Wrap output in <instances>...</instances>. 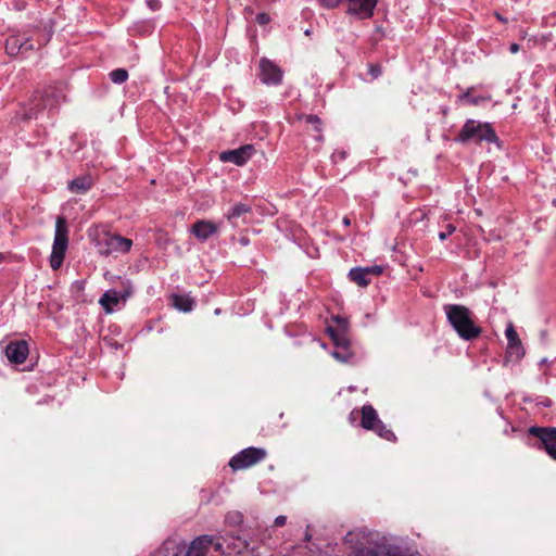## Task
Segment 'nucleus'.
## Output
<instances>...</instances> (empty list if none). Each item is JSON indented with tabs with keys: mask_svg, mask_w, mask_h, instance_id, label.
<instances>
[{
	"mask_svg": "<svg viewBox=\"0 0 556 556\" xmlns=\"http://www.w3.org/2000/svg\"><path fill=\"white\" fill-rule=\"evenodd\" d=\"M224 553L218 539L210 535L195 538L188 548L175 542H166L152 556H219Z\"/></svg>",
	"mask_w": 556,
	"mask_h": 556,
	"instance_id": "obj_1",
	"label": "nucleus"
},
{
	"mask_svg": "<svg viewBox=\"0 0 556 556\" xmlns=\"http://www.w3.org/2000/svg\"><path fill=\"white\" fill-rule=\"evenodd\" d=\"M448 323L457 334L464 340H472L480 336L481 329L476 326L470 311L458 304H447L444 306Z\"/></svg>",
	"mask_w": 556,
	"mask_h": 556,
	"instance_id": "obj_2",
	"label": "nucleus"
},
{
	"mask_svg": "<svg viewBox=\"0 0 556 556\" xmlns=\"http://www.w3.org/2000/svg\"><path fill=\"white\" fill-rule=\"evenodd\" d=\"M457 140L462 143L495 142L497 136L489 123L468 119L459 131Z\"/></svg>",
	"mask_w": 556,
	"mask_h": 556,
	"instance_id": "obj_3",
	"label": "nucleus"
},
{
	"mask_svg": "<svg viewBox=\"0 0 556 556\" xmlns=\"http://www.w3.org/2000/svg\"><path fill=\"white\" fill-rule=\"evenodd\" d=\"M64 99L63 90L59 86H48L33 96L26 118L36 117L45 109L55 108Z\"/></svg>",
	"mask_w": 556,
	"mask_h": 556,
	"instance_id": "obj_4",
	"label": "nucleus"
},
{
	"mask_svg": "<svg viewBox=\"0 0 556 556\" xmlns=\"http://www.w3.org/2000/svg\"><path fill=\"white\" fill-rule=\"evenodd\" d=\"M377 534L371 533L365 529H356L350 531L345 535V543L356 552L361 553L363 556H374L376 553L380 551H386L390 553V551L386 546L371 547L374 543V539Z\"/></svg>",
	"mask_w": 556,
	"mask_h": 556,
	"instance_id": "obj_5",
	"label": "nucleus"
},
{
	"mask_svg": "<svg viewBox=\"0 0 556 556\" xmlns=\"http://www.w3.org/2000/svg\"><path fill=\"white\" fill-rule=\"evenodd\" d=\"M96 247L101 255L108 256L115 252L127 253L132 247V241L119 235L102 231L97 232Z\"/></svg>",
	"mask_w": 556,
	"mask_h": 556,
	"instance_id": "obj_6",
	"label": "nucleus"
},
{
	"mask_svg": "<svg viewBox=\"0 0 556 556\" xmlns=\"http://www.w3.org/2000/svg\"><path fill=\"white\" fill-rule=\"evenodd\" d=\"M67 242L66 222L64 217L59 216L56 218L54 241L50 256V266L52 269L55 270L61 267L67 249Z\"/></svg>",
	"mask_w": 556,
	"mask_h": 556,
	"instance_id": "obj_7",
	"label": "nucleus"
},
{
	"mask_svg": "<svg viewBox=\"0 0 556 556\" xmlns=\"http://www.w3.org/2000/svg\"><path fill=\"white\" fill-rule=\"evenodd\" d=\"M361 413V425L364 429L371 430L388 441L395 440V434L390 429H388L386 425H383V422L379 419L376 409L371 405H364Z\"/></svg>",
	"mask_w": 556,
	"mask_h": 556,
	"instance_id": "obj_8",
	"label": "nucleus"
},
{
	"mask_svg": "<svg viewBox=\"0 0 556 556\" xmlns=\"http://www.w3.org/2000/svg\"><path fill=\"white\" fill-rule=\"evenodd\" d=\"M266 457V451L258 447H248L236 454L229 460L232 470H243L254 466Z\"/></svg>",
	"mask_w": 556,
	"mask_h": 556,
	"instance_id": "obj_9",
	"label": "nucleus"
},
{
	"mask_svg": "<svg viewBox=\"0 0 556 556\" xmlns=\"http://www.w3.org/2000/svg\"><path fill=\"white\" fill-rule=\"evenodd\" d=\"M530 433L541 440L547 454L556 460V428L533 427Z\"/></svg>",
	"mask_w": 556,
	"mask_h": 556,
	"instance_id": "obj_10",
	"label": "nucleus"
},
{
	"mask_svg": "<svg viewBox=\"0 0 556 556\" xmlns=\"http://www.w3.org/2000/svg\"><path fill=\"white\" fill-rule=\"evenodd\" d=\"M260 77L264 84L279 85L282 80V71L267 59L260 61Z\"/></svg>",
	"mask_w": 556,
	"mask_h": 556,
	"instance_id": "obj_11",
	"label": "nucleus"
},
{
	"mask_svg": "<svg viewBox=\"0 0 556 556\" xmlns=\"http://www.w3.org/2000/svg\"><path fill=\"white\" fill-rule=\"evenodd\" d=\"M255 149L252 144H247L235 150L225 151L220 154L223 162H231L238 166H242L252 157Z\"/></svg>",
	"mask_w": 556,
	"mask_h": 556,
	"instance_id": "obj_12",
	"label": "nucleus"
},
{
	"mask_svg": "<svg viewBox=\"0 0 556 556\" xmlns=\"http://www.w3.org/2000/svg\"><path fill=\"white\" fill-rule=\"evenodd\" d=\"M5 355L10 363L12 364H22L26 359L28 355V345L26 341H15L10 342L5 346Z\"/></svg>",
	"mask_w": 556,
	"mask_h": 556,
	"instance_id": "obj_13",
	"label": "nucleus"
},
{
	"mask_svg": "<svg viewBox=\"0 0 556 556\" xmlns=\"http://www.w3.org/2000/svg\"><path fill=\"white\" fill-rule=\"evenodd\" d=\"M130 294V290H126L123 294H119L116 290H108L100 298L99 304L106 314H111L114 307L117 306L121 301L125 302Z\"/></svg>",
	"mask_w": 556,
	"mask_h": 556,
	"instance_id": "obj_14",
	"label": "nucleus"
},
{
	"mask_svg": "<svg viewBox=\"0 0 556 556\" xmlns=\"http://www.w3.org/2000/svg\"><path fill=\"white\" fill-rule=\"evenodd\" d=\"M191 233L200 241H205L218 231V225L206 219L195 222L190 229Z\"/></svg>",
	"mask_w": 556,
	"mask_h": 556,
	"instance_id": "obj_15",
	"label": "nucleus"
},
{
	"mask_svg": "<svg viewBox=\"0 0 556 556\" xmlns=\"http://www.w3.org/2000/svg\"><path fill=\"white\" fill-rule=\"evenodd\" d=\"M377 0H349L348 12L366 18L372 15Z\"/></svg>",
	"mask_w": 556,
	"mask_h": 556,
	"instance_id": "obj_16",
	"label": "nucleus"
},
{
	"mask_svg": "<svg viewBox=\"0 0 556 556\" xmlns=\"http://www.w3.org/2000/svg\"><path fill=\"white\" fill-rule=\"evenodd\" d=\"M505 334L508 341V354L520 359L525 355V349L513 325L507 327Z\"/></svg>",
	"mask_w": 556,
	"mask_h": 556,
	"instance_id": "obj_17",
	"label": "nucleus"
},
{
	"mask_svg": "<svg viewBox=\"0 0 556 556\" xmlns=\"http://www.w3.org/2000/svg\"><path fill=\"white\" fill-rule=\"evenodd\" d=\"M28 38H20V36H11L5 41V52L10 56H16L21 51L33 50L31 45H27Z\"/></svg>",
	"mask_w": 556,
	"mask_h": 556,
	"instance_id": "obj_18",
	"label": "nucleus"
},
{
	"mask_svg": "<svg viewBox=\"0 0 556 556\" xmlns=\"http://www.w3.org/2000/svg\"><path fill=\"white\" fill-rule=\"evenodd\" d=\"M94 180L91 175L86 174L68 182V189L73 193L84 194L93 186Z\"/></svg>",
	"mask_w": 556,
	"mask_h": 556,
	"instance_id": "obj_19",
	"label": "nucleus"
},
{
	"mask_svg": "<svg viewBox=\"0 0 556 556\" xmlns=\"http://www.w3.org/2000/svg\"><path fill=\"white\" fill-rule=\"evenodd\" d=\"M251 212V207L247 204L239 203L236 204L227 214L226 218L232 224V226L237 227L239 225V220L245 222V216Z\"/></svg>",
	"mask_w": 556,
	"mask_h": 556,
	"instance_id": "obj_20",
	"label": "nucleus"
},
{
	"mask_svg": "<svg viewBox=\"0 0 556 556\" xmlns=\"http://www.w3.org/2000/svg\"><path fill=\"white\" fill-rule=\"evenodd\" d=\"M327 332L337 346L348 349V346L350 344V340L348 338V332L336 330L331 326L327 327Z\"/></svg>",
	"mask_w": 556,
	"mask_h": 556,
	"instance_id": "obj_21",
	"label": "nucleus"
},
{
	"mask_svg": "<svg viewBox=\"0 0 556 556\" xmlns=\"http://www.w3.org/2000/svg\"><path fill=\"white\" fill-rule=\"evenodd\" d=\"M349 277L352 281H354L359 287H366L370 283L369 276L365 274L363 267H356L350 270Z\"/></svg>",
	"mask_w": 556,
	"mask_h": 556,
	"instance_id": "obj_22",
	"label": "nucleus"
},
{
	"mask_svg": "<svg viewBox=\"0 0 556 556\" xmlns=\"http://www.w3.org/2000/svg\"><path fill=\"white\" fill-rule=\"evenodd\" d=\"M172 299L174 306L181 312H190L193 308L194 302L189 296L174 295Z\"/></svg>",
	"mask_w": 556,
	"mask_h": 556,
	"instance_id": "obj_23",
	"label": "nucleus"
},
{
	"mask_svg": "<svg viewBox=\"0 0 556 556\" xmlns=\"http://www.w3.org/2000/svg\"><path fill=\"white\" fill-rule=\"evenodd\" d=\"M110 78L115 84H123L128 78V73L124 68H117L110 73Z\"/></svg>",
	"mask_w": 556,
	"mask_h": 556,
	"instance_id": "obj_24",
	"label": "nucleus"
},
{
	"mask_svg": "<svg viewBox=\"0 0 556 556\" xmlns=\"http://www.w3.org/2000/svg\"><path fill=\"white\" fill-rule=\"evenodd\" d=\"M302 118L304 119V122L307 124V125H311L312 128L317 131V132H320L321 131V122L320 119L318 118V116L316 115H304L302 116Z\"/></svg>",
	"mask_w": 556,
	"mask_h": 556,
	"instance_id": "obj_25",
	"label": "nucleus"
},
{
	"mask_svg": "<svg viewBox=\"0 0 556 556\" xmlns=\"http://www.w3.org/2000/svg\"><path fill=\"white\" fill-rule=\"evenodd\" d=\"M486 100V98L483 97H472L469 91L465 92L459 97L460 102L469 103L471 105L479 104L480 101Z\"/></svg>",
	"mask_w": 556,
	"mask_h": 556,
	"instance_id": "obj_26",
	"label": "nucleus"
},
{
	"mask_svg": "<svg viewBox=\"0 0 556 556\" xmlns=\"http://www.w3.org/2000/svg\"><path fill=\"white\" fill-rule=\"evenodd\" d=\"M333 321L337 324L336 330L348 332L349 323L345 318L340 316H334Z\"/></svg>",
	"mask_w": 556,
	"mask_h": 556,
	"instance_id": "obj_27",
	"label": "nucleus"
},
{
	"mask_svg": "<svg viewBox=\"0 0 556 556\" xmlns=\"http://www.w3.org/2000/svg\"><path fill=\"white\" fill-rule=\"evenodd\" d=\"M368 71H369V74L371 75L372 79L378 78L382 73V68L379 64H369Z\"/></svg>",
	"mask_w": 556,
	"mask_h": 556,
	"instance_id": "obj_28",
	"label": "nucleus"
},
{
	"mask_svg": "<svg viewBox=\"0 0 556 556\" xmlns=\"http://www.w3.org/2000/svg\"><path fill=\"white\" fill-rule=\"evenodd\" d=\"M363 268L365 270V274H367L368 276H379L382 273V267L378 266V265L363 267Z\"/></svg>",
	"mask_w": 556,
	"mask_h": 556,
	"instance_id": "obj_29",
	"label": "nucleus"
},
{
	"mask_svg": "<svg viewBox=\"0 0 556 556\" xmlns=\"http://www.w3.org/2000/svg\"><path fill=\"white\" fill-rule=\"evenodd\" d=\"M455 226H453L452 224L446 225V230L441 231L439 233V239L442 241L445 240L450 235H452L455 231Z\"/></svg>",
	"mask_w": 556,
	"mask_h": 556,
	"instance_id": "obj_30",
	"label": "nucleus"
},
{
	"mask_svg": "<svg viewBox=\"0 0 556 556\" xmlns=\"http://www.w3.org/2000/svg\"><path fill=\"white\" fill-rule=\"evenodd\" d=\"M343 0H318V2L328 9L338 7Z\"/></svg>",
	"mask_w": 556,
	"mask_h": 556,
	"instance_id": "obj_31",
	"label": "nucleus"
},
{
	"mask_svg": "<svg viewBox=\"0 0 556 556\" xmlns=\"http://www.w3.org/2000/svg\"><path fill=\"white\" fill-rule=\"evenodd\" d=\"M332 356L340 362H346L350 358V353L349 352L340 353V352L336 351L332 353Z\"/></svg>",
	"mask_w": 556,
	"mask_h": 556,
	"instance_id": "obj_32",
	"label": "nucleus"
},
{
	"mask_svg": "<svg viewBox=\"0 0 556 556\" xmlns=\"http://www.w3.org/2000/svg\"><path fill=\"white\" fill-rule=\"evenodd\" d=\"M256 22L261 25H265L269 22V16L265 13H260L256 15Z\"/></svg>",
	"mask_w": 556,
	"mask_h": 556,
	"instance_id": "obj_33",
	"label": "nucleus"
},
{
	"mask_svg": "<svg viewBox=\"0 0 556 556\" xmlns=\"http://www.w3.org/2000/svg\"><path fill=\"white\" fill-rule=\"evenodd\" d=\"M286 522H287V517L282 516V515L276 517V519L274 521L276 527H282L286 525Z\"/></svg>",
	"mask_w": 556,
	"mask_h": 556,
	"instance_id": "obj_34",
	"label": "nucleus"
},
{
	"mask_svg": "<svg viewBox=\"0 0 556 556\" xmlns=\"http://www.w3.org/2000/svg\"><path fill=\"white\" fill-rule=\"evenodd\" d=\"M147 4H148L152 10H157V9H160V7H161L160 1H157V0H148V1H147Z\"/></svg>",
	"mask_w": 556,
	"mask_h": 556,
	"instance_id": "obj_35",
	"label": "nucleus"
},
{
	"mask_svg": "<svg viewBox=\"0 0 556 556\" xmlns=\"http://www.w3.org/2000/svg\"><path fill=\"white\" fill-rule=\"evenodd\" d=\"M509 50L511 53H516L519 51V46L517 43H511Z\"/></svg>",
	"mask_w": 556,
	"mask_h": 556,
	"instance_id": "obj_36",
	"label": "nucleus"
},
{
	"mask_svg": "<svg viewBox=\"0 0 556 556\" xmlns=\"http://www.w3.org/2000/svg\"><path fill=\"white\" fill-rule=\"evenodd\" d=\"M231 520L233 522H240L241 521V516L239 514H235L233 517H231Z\"/></svg>",
	"mask_w": 556,
	"mask_h": 556,
	"instance_id": "obj_37",
	"label": "nucleus"
},
{
	"mask_svg": "<svg viewBox=\"0 0 556 556\" xmlns=\"http://www.w3.org/2000/svg\"><path fill=\"white\" fill-rule=\"evenodd\" d=\"M343 224H344L345 226H350V224H351L350 218H349V217H344V218H343Z\"/></svg>",
	"mask_w": 556,
	"mask_h": 556,
	"instance_id": "obj_38",
	"label": "nucleus"
},
{
	"mask_svg": "<svg viewBox=\"0 0 556 556\" xmlns=\"http://www.w3.org/2000/svg\"><path fill=\"white\" fill-rule=\"evenodd\" d=\"M241 243L245 245L249 243V240L247 238H241Z\"/></svg>",
	"mask_w": 556,
	"mask_h": 556,
	"instance_id": "obj_39",
	"label": "nucleus"
},
{
	"mask_svg": "<svg viewBox=\"0 0 556 556\" xmlns=\"http://www.w3.org/2000/svg\"><path fill=\"white\" fill-rule=\"evenodd\" d=\"M496 17H497L500 21L505 22V20H504V18H503L498 13H496Z\"/></svg>",
	"mask_w": 556,
	"mask_h": 556,
	"instance_id": "obj_40",
	"label": "nucleus"
},
{
	"mask_svg": "<svg viewBox=\"0 0 556 556\" xmlns=\"http://www.w3.org/2000/svg\"><path fill=\"white\" fill-rule=\"evenodd\" d=\"M4 260V255L2 253H0V262H2Z\"/></svg>",
	"mask_w": 556,
	"mask_h": 556,
	"instance_id": "obj_41",
	"label": "nucleus"
},
{
	"mask_svg": "<svg viewBox=\"0 0 556 556\" xmlns=\"http://www.w3.org/2000/svg\"><path fill=\"white\" fill-rule=\"evenodd\" d=\"M553 204L556 206V199H555V200H553Z\"/></svg>",
	"mask_w": 556,
	"mask_h": 556,
	"instance_id": "obj_42",
	"label": "nucleus"
}]
</instances>
